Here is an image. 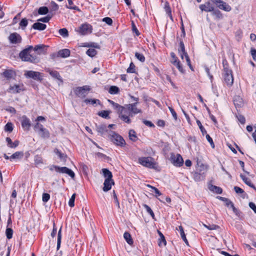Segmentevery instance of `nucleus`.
Masks as SVG:
<instances>
[{
	"instance_id": "33",
	"label": "nucleus",
	"mask_w": 256,
	"mask_h": 256,
	"mask_svg": "<svg viewBox=\"0 0 256 256\" xmlns=\"http://www.w3.org/2000/svg\"><path fill=\"white\" fill-rule=\"evenodd\" d=\"M14 72L12 70H6L3 72L4 76L7 79H10L14 75Z\"/></svg>"
},
{
	"instance_id": "1",
	"label": "nucleus",
	"mask_w": 256,
	"mask_h": 256,
	"mask_svg": "<svg viewBox=\"0 0 256 256\" xmlns=\"http://www.w3.org/2000/svg\"><path fill=\"white\" fill-rule=\"evenodd\" d=\"M33 50V46H28L19 54V56L22 60L34 64H37L40 62V58L36 55L31 54L30 52Z\"/></svg>"
},
{
	"instance_id": "54",
	"label": "nucleus",
	"mask_w": 256,
	"mask_h": 256,
	"mask_svg": "<svg viewBox=\"0 0 256 256\" xmlns=\"http://www.w3.org/2000/svg\"><path fill=\"white\" fill-rule=\"evenodd\" d=\"M158 232L160 236V242H159V246H160V244L162 243L164 246L166 245V242L165 240L164 236L160 232L158 231Z\"/></svg>"
},
{
	"instance_id": "31",
	"label": "nucleus",
	"mask_w": 256,
	"mask_h": 256,
	"mask_svg": "<svg viewBox=\"0 0 256 256\" xmlns=\"http://www.w3.org/2000/svg\"><path fill=\"white\" fill-rule=\"evenodd\" d=\"M103 175L106 179H112V173L107 168L102 169Z\"/></svg>"
},
{
	"instance_id": "51",
	"label": "nucleus",
	"mask_w": 256,
	"mask_h": 256,
	"mask_svg": "<svg viewBox=\"0 0 256 256\" xmlns=\"http://www.w3.org/2000/svg\"><path fill=\"white\" fill-rule=\"evenodd\" d=\"M6 234L7 238L10 239L12 237L13 230L11 228H8L6 230Z\"/></svg>"
},
{
	"instance_id": "2",
	"label": "nucleus",
	"mask_w": 256,
	"mask_h": 256,
	"mask_svg": "<svg viewBox=\"0 0 256 256\" xmlns=\"http://www.w3.org/2000/svg\"><path fill=\"white\" fill-rule=\"evenodd\" d=\"M222 64L224 68L223 77L224 81L228 86H232L234 83V77L232 70L229 68L228 64L226 59H223Z\"/></svg>"
},
{
	"instance_id": "50",
	"label": "nucleus",
	"mask_w": 256,
	"mask_h": 256,
	"mask_svg": "<svg viewBox=\"0 0 256 256\" xmlns=\"http://www.w3.org/2000/svg\"><path fill=\"white\" fill-rule=\"evenodd\" d=\"M212 12V14L218 18L220 19L222 18V14L219 10H214H214Z\"/></svg>"
},
{
	"instance_id": "37",
	"label": "nucleus",
	"mask_w": 256,
	"mask_h": 256,
	"mask_svg": "<svg viewBox=\"0 0 256 256\" xmlns=\"http://www.w3.org/2000/svg\"><path fill=\"white\" fill-rule=\"evenodd\" d=\"M110 113V111L108 110H102L100 112L98 113L99 116L105 118H110L109 114Z\"/></svg>"
},
{
	"instance_id": "35",
	"label": "nucleus",
	"mask_w": 256,
	"mask_h": 256,
	"mask_svg": "<svg viewBox=\"0 0 256 256\" xmlns=\"http://www.w3.org/2000/svg\"><path fill=\"white\" fill-rule=\"evenodd\" d=\"M120 90L119 88L116 86H111L108 90V92L111 94H117L119 92Z\"/></svg>"
},
{
	"instance_id": "63",
	"label": "nucleus",
	"mask_w": 256,
	"mask_h": 256,
	"mask_svg": "<svg viewBox=\"0 0 256 256\" xmlns=\"http://www.w3.org/2000/svg\"><path fill=\"white\" fill-rule=\"evenodd\" d=\"M204 226L205 228L210 230H216L219 228V226L216 224H211L208 226L204 224Z\"/></svg>"
},
{
	"instance_id": "23",
	"label": "nucleus",
	"mask_w": 256,
	"mask_h": 256,
	"mask_svg": "<svg viewBox=\"0 0 256 256\" xmlns=\"http://www.w3.org/2000/svg\"><path fill=\"white\" fill-rule=\"evenodd\" d=\"M6 142L8 143V146L10 148H16L19 144V141L15 140L12 142L10 138L8 137L6 138Z\"/></svg>"
},
{
	"instance_id": "59",
	"label": "nucleus",
	"mask_w": 256,
	"mask_h": 256,
	"mask_svg": "<svg viewBox=\"0 0 256 256\" xmlns=\"http://www.w3.org/2000/svg\"><path fill=\"white\" fill-rule=\"evenodd\" d=\"M51 11L56 12L58 9V6L54 2H51L50 3Z\"/></svg>"
},
{
	"instance_id": "58",
	"label": "nucleus",
	"mask_w": 256,
	"mask_h": 256,
	"mask_svg": "<svg viewBox=\"0 0 256 256\" xmlns=\"http://www.w3.org/2000/svg\"><path fill=\"white\" fill-rule=\"evenodd\" d=\"M196 124H197L198 125V126H199V128L202 133V134L203 135L205 134H206V130L204 129V126H202L199 120H196Z\"/></svg>"
},
{
	"instance_id": "21",
	"label": "nucleus",
	"mask_w": 256,
	"mask_h": 256,
	"mask_svg": "<svg viewBox=\"0 0 256 256\" xmlns=\"http://www.w3.org/2000/svg\"><path fill=\"white\" fill-rule=\"evenodd\" d=\"M24 152H16L10 156V160H20L24 156Z\"/></svg>"
},
{
	"instance_id": "52",
	"label": "nucleus",
	"mask_w": 256,
	"mask_h": 256,
	"mask_svg": "<svg viewBox=\"0 0 256 256\" xmlns=\"http://www.w3.org/2000/svg\"><path fill=\"white\" fill-rule=\"evenodd\" d=\"M135 65L132 62H131L129 67L128 68L126 72L128 73H135Z\"/></svg>"
},
{
	"instance_id": "48",
	"label": "nucleus",
	"mask_w": 256,
	"mask_h": 256,
	"mask_svg": "<svg viewBox=\"0 0 256 256\" xmlns=\"http://www.w3.org/2000/svg\"><path fill=\"white\" fill-rule=\"evenodd\" d=\"M28 20L26 18H22L20 22V26L22 30H24L26 27L28 26Z\"/></svg>"
},
{
	"instance_id": "46",
	"label": "nucleus",
	"mask_w": 256,
	"mask_h": 256,
	"mask_svg": "<svg viewBox=\"0 0 256 256\" xmlns=\"http://www.w3.org/2000/svg\"><path fill=\"white\" fill-rule=\"evenodd\" d=\"M44 128V126L42 124H40L38 122H37L34 127V131L37 133L40 131L42 130Z\"/></svg>"
},
{
	"instance_id": "62",
	"label": "nucleus",
	"mask_w": 256,
	"mask_h": 256,
	"mask_svg": "<svg viewBox=\"0 0 256 256\" xmlns=\"http://www.w3.org/2000/svg\"><path fill=\"white\" fill-rule=\"evenodd\" d=\"M172 64L176 66V68H178L180 72H184L182 66L180 64V62L179 60L176 61V62H174Z\"/></svg>"
},
{
	"instance_id": "4",
	"label": "nucleus",
	"mask_w": 256,
	"mask_h": 256,
	"mask_svg": "<svg viewBox=\"0 0 256 256\" xmlns=\"http://www.w3.org/2000/svg\"><path fill=\"white\" fill-rule=\"evenodd\" d=\"M138 162L142 166L150 168L156 169V164L154 161V159L150 156L140 158Z\"/></svg>"
},
{
	"instance_id": "11",
	"label": "nucleus",
	"mask_w": 256,
	"mask_h": 256,
	"mask_svg": "<svg viewBox=\"0 0 256 256\" xmlns=\"http://www.w3.org/2000/svg\"><path fill=\"white\" fill-rule=\"evenodd\" d=\"M9 40L12 44H20L22 42L21 36L16 32L11 34L8 37Z\"/></svg>"
},
{
	"instance_id": "10",
	"label": "nucleus",
	"mask_w": 256,
	"mask_h": 256,
	"mask_svg": "<svg viewBox=\"0 0 256 256\" xmlns=\"http://www.w3.org/2000/svg\"><path fill=\"white\" fill-rule=\"evenodd\" d=\"M24 90V84L22 83H19L18 84H14V86H10L8 90V92L12 94H17L20 93Z\"/></svg>"
},
{
	"instance_id": "19",
	"label": "nucleus",
	"mask_w": 256,
	"mask_h": 256,
	"mask_svg": "<svg viewBox=\"0 0 256 256\" xmlns=\"http://www.w3.org/2000/svg\"><path fill=\"white\" fill-rule=\"evenodd\" d=\"M178 53L182 59H184V56L188 54L185 51L184 45L183 42L180 41V48L178 49Z\"/></svg>"
},
{
	"instance_id": "26",
	"label": "nucleus",
	"mask_w": 256,
	"mask_h": 256,
	"mask_svg": "<svg viewBox=\"0 0 256 256\" xmlns=\"http://www.w3.org/2000/svg\"><path fill=\"white\" fill-rule=\"evenodd\" d=\"M234 104L236 107H241L243 105V100L239 96H235L234 98Z\"/></svg>"
},
{
	"instance_id": "56",
	"label": "nucleus",
	"mask_w": 256,
	"mask_h": 256,
	"mask_svg": "<svg viewBox=\"0 0 256 256\" xmlns=\"http://www.w3.org/2000/svg\"><path fill=\"white\" fill-rule=\"evenodd\" d=\"M66 167L64 166V167H60V166H56L55 167V170L57 172L62 173V174H66Z\"/></svg>"
},
{
	"instance_id": "64",
	"label": "nucleus",
	"mask_w": 256,
	"mask_h": 256,
	"mask_svg": "<svg viewBox=\"0 0 256 256\" xmlns=\"http://www.w3.org/2000/svg\"><path fill=\"white\" fill-rule=\"evenodd\" d=\"M50 195L48 194L44 193L42 194V200L44 202H48V200H50Z\"/></svg>"
},
{
	"instance_id": "27",
	"label": "nucleus",
	"mask_w": 256,
	"mask_h": 256,
	"mask_svg": "<svg viewBox=\"0 0 256 256\" xmlns=\"http://www.w3.org/2000/svg\"><path fill=\"white\" fill-rule=\"evenodd\" d=\"M208 188L210 191L217 194H220L222 192V189L220 187L212 184L209 185Z\"/></svg>"
},
{
	"instance_id": "3",
	"label": "nucleus",
	"mask_w": 256,
	"mask_h": 256,
	"mask_svg": "<svg viewBox=\"0 0 256 256\" xmlns=\"http://www.w3.org/2000/svg\"><path fill=\"white\" fill-rule=\"evenodd\" d=\"M108 138L114 144L120 147H124L126 144L123 138L115 132L110 130L108 132Z\"/></svg>"
},
{
	"instance_id": "7",
	"label": "nucleus",
	"mask_w": 256,
	"mask_h": 256,
	"mask_svg": "<svg viewBox=\"0 0 256 256\" xmlns=\"http://www.w3.org/2000/svg\"><path fill=\"white\" fill-rule=\"evenodd\" d=\"M170 160L176 166H180L184 163L183 158L180 154H175L174 153H172Z\"/></svg>"
},
{
	"instance_id": "43",
	"label": "nucleus",
	"mask_w": 256,
	"mask_h": 256,
	"mask_svg": "<svg viewBox=\"0 0 256 256\" xmlns=\"http://www.w3.org/2000/svg\"><path fill=\"white\" fill-rule=\"evenodd\" d=\"M143 206L146 210L148 213L151 216L152 218L154 219V214L153 211L151 209V208L148 205H147L146 204H144L143 205Z\"/></svg>"
},
{
	"instance_id": "60",
	"label": "nucleus",
	"mask_w": 256,
	"mask_h": 256,
	"mask_svg": "<svg viewBox=\"0 0 256 256\" xmlns=\"http://www.w3.org/2000/svg\"><path fill=\"white\" fill-rule=\"evenodd\" d=\"M51 18H52V16H50V15H48L47 16H46L44 18H39L38 20V22H48Z\"/></svg>"
},
{
	"instance_id": "12",
	"label": "nucleus",
	"mask_w": 256,
	"mask_h": 256,
	"mask_svg": "<svg viewBox=\"0 0 256 256\" xmlns=\"http://www.w3.org/2000/svg\"><path fill=\"white\" fill-rule=\"evenodd\" d=\"M138 102L128 104V108L130 110V116L132 117L134 115L138 113H141V110L136 108Z\"/></svg>"
},
{
	"instance_id": "47",
	"label": "nucleus",
	"mask_w": 256,
	"mask_h": 256,
	"mask_svg": "<svg viewBox=\"0 0 256 256\" xmlns=\"http://www.w3.org/2000/svg\"><path fill=\"white\" fill-rule=\"evenodd\" d=\"M13 130V124L12 122H8L4 126V130L11 132Z\"/></svg>"
},
{
	"instance_id": "29",
	"label": "nucleus",
	"mask_w": 256,
	"mask_h": 256,
	"mask_svg": "<svg viewBox=\"0 0 256 256\" xmlns=\"http://www.w3.org/2000/svg\"><path fill=\"white\" fill-rule=\"evenodd\" d=\"M46 46L43 44H38L34 46V48H33V50L35 52H38V53L40 54L42 53H44V48Z\"/></svg>"
},
{
	"instance_id": "14",
	"label": "nucleus",
	"mask_w": 256,
	"mask_h": 256,
	"mask_svg": "<svg viewBox=\"0 0 256 256\" xmlns=\"http://www.w3.org/2000/svg\"><path fill=\"white\" fill-rule=\"evenodd\" d=\"M91 26L89 24H82L80 27V30L79 32L82 34H86L88 33L91 32Z\"/></svg>"
},
{
	"instance_id": "41",
	"label": "nucleus",
	"mask_w": 256,
	"mask_h": 256,
	"mask_svg": "<svg viewBox=\"0 0 256 256\" xmlns=\"http://www.w3.org/2000/svg\"><path fill=\"white\" fill-rule=\"evenodd\" d=\"M68 0V5H66V7L68 8L71 9V10H80L78 8V6H73L74 3H73L72 0Z\"/></svg>"
},
{
	"instance_id": "40",
	"label": "nucleus",
	"mask_w": 256,
	"mask_h": 256,
	"mask_svg": "<svg viewBox=\"0 0 256 256\" xmlns=\"http://www.w3.org/2000/svg\"><path fill=\"white\" fill-rule=\"evenodd\" d=\"M48 12V9L46 6L40 7L38 10V14H46Z\"/></svg>"
},
{
	"instance_id": "45",
	"label": "nucleus",
	"mask_w": 256,
	"mask_h": 256,
	"mask_svg": "<svg viewBox=\"0 0 256 256\" xmlns=\"http://www.w3.org/2000/svg\"><path fill=\"white\" fill-rule=\"evenodd\" d=\"M86 54L90 57L94 56L96 54L97 52L94 48H89L86 52Z\"/></svg>"
},
{
	"instance_id": "49",
	"label": "nucleus",
	"mask_w": 256,
	"mask_h": 256,
	"mask_svg": "<svg viewBox=\"0 0 256 256\" xmlns=\"http://www.w3.org/2000/svg\"><path fill=\"white\" fill-rule=\"evenodd\" d=\"M116 110L117 112L120 114V112L124 110V106L120 105L117 103H115L112 106Z\"/></svg>"
},
{
	"instance_id": "30",
	"label": "nucleus",
	"mask_w": 256,
	"mask_h": 256,
	"mask_svg": "<svg viewBox=\"0 0 256 256\" xmlns=\"http://www.w3.org/2000/svg\"><path fill=\"white\" fill-rule=\"evenodd\" d=\"M84 102L86 104H90L92 105H94V104H100V102L98 99H88L86 98L84 100Z\"/></svg>"
},
{
	"instance_id": "42",
	"label": "nucleus",
	"mask_w": 256,
	"mask_h": 256,
	"mask_svg": "<svg viewBox=\"0 0 256 256\" xmlns=\"http://www.w3.org/2000/svg\"><path fill=\"white\" fill-rule=\"evenodd\" d=\"M59 34L64 38H66L68 36V32L66 28H63L59 30Z\"/></svg>"
},
{
	"instance_id": "6",
	"label": "nucleus",
	"mask_w": 256,
	"mask_h": 256,
	"mask_svg": "<svg viewBox=\"0 0 256 256\" xmlns=\"http://www.w3.org/2000/svg\"><path fill=\"white\" fill-rule=\"evenodd\" d=\"M90 88L88 86L78 87L74 90L75 94L79 98H84L88 95Z\"/></svg>"
},
{
	"instance_id": "25",
	"label": "nucleus",
	"mask_w": 256,
	"mask_h": 256,
	"mask_svg": "<svg viewBox=\"0 0 256 256\" xmlns=\"http://www.w3.org/2000/svg\"><path fill=\"white\" fill-rule=\"evenodd\" d=\"M240 178H242V180L244 181V182L248 186H249L253 188L254 189L256 190V187L254 186L251 182H250V180L246 178V176H244V175L242 174H240Z\"/></svg>"
},
{
	"instance_id": "18",
	"label": "nucleus",
	"mask_w": 256,
	"mask_h": 256,
	"mask_svg": "<svg viewBox=\"0 0 256 256\" xmlns=\"http://www.w3.org/2000/svg\"><path fill=\"white\" fill-rule=\"evenodd\" d=\"M96 130L100 135L103 136L106 132H108L107 126L104 124L96 125Z\"/></svg>"
},
{
	"instance_id": "57",
	"label": "nucleus",
	"mask_w": 256,
	"mask_h": 256,
	"mask_svg": "<svg viewBox=\"0 0 256 256\" xmlns=\"http://www.w3.org/2000/svg\"><path fill=\"white\" fill-rule=\"evenodd\" d=\"M76 198V194H74L71 196L68 202V205L70 207H74V200Z\"/></svg>"
},
{
	"instance_id": "28",
	"label": "nucleus",
	"mask_w": 256,
	"mask_h": 256,
	"mask_svg": "<svg viewBox=\"0 0 256 256\" xmlns=\"http://www.w3.org/2000/svg\"><path fill=\"white\" fill-rule=\"evenodd\" d=\"M34 164L36 166H38L40 164H44V160L42 157L38 155H36L34 157Z\"/></svg>"
},
{
	"instance_id": "13",
	"label": "nucleus",
	"mask_w": 256,
	"mask_h": 256,
	"mask_svg": "<svg viewBox=\"0 0 256 256\" xmlns=\"http://www.w3.org/2000/svg\"><path fill=\"white\" fill-rule=\"evenodd\" d=\"M46 71L48 72L49 74L54 78L58 80L62 83L63 82L62 78L58 72L52 70L49 68L46 69Z\"/></svg>"
},
{
	"instance_id": "5",
	"label": "nucleus",
	"mask_w": 256,
	"mask_h": 256,
	"mask_svg": "<svg viewBox=\"0 0 256 256\" xmlns=\"http://www.w3.org/2000/svg\"><path fill=\"white\" fill-rule=\"evenodd\" d=\"M130 110L128 108V104L124 106V110L120 112L119 118L124 122L127 124H130L131 120L130 118Z\"/></svg>"
},
{
	"instance_id": "22",
	"label": "nucleus",
	"mask_w": 256,
	"mask_h": 256,
	"mask_svg": "<svg viewBox=\"0 0 256 256\" xmlns=\"http://www.w3.org/2000/svg\"><path fill=\"white\" fill-rule=\"evenodd\" d=\"M46 26L45 24L40 23V22H36L33 24L32 26V28L38 30H43L46 28Z\"/></svg>"
},
{
	"instance_id": "55",
	"label": "nucleus",
	"mask_w": 256,
	"mask_h": 256,
	"mask_svg": "<svg viewBox=\"0 0 256 256\" xmlns=\"http://www.w3.org/2000/svg\"><path fill=\"white\" fill-rule=\"evenodd\" d=\"M136 58L141 62H144L145 61V57L144 56L140 53L136 52L135 53Z\"/></svg>"
},
{
	"instance_id": "17",
	"label": "nucleus",
	"mask_w": 256,
	"mask_h": 256,
	"mask_svg": "<svg viewBox=\"0 0 256 256\" xmlns=\"http://www.w3.org/2000/svg\"><path fill=\"white\" fill-rule=\"evenodd\" d=\"M114 184V182L112 179H105L103 190L104 192H108L111 189L112 186Z\"/></svg>"
},
{
	"instance_id": "15",
	"label": "nucleus",
	"mask_w": 256,
	"mask_h": 256,
	"mask_svg": "<svg viewBox=\"0 0 256 256\" xmlns=\"http://www.w3.org/2000/svg\"><path fill=\"white\" fill-rule=\"evenodd\" d=\"M200 8L202 11H204L206 12H211L214 10V7L209 2H206L204 4H200L199 6Z\"/></svg>"
},
{
	"instance_id": "8",
	"label": "nucleus",
	"mask_w": 256,
	"mask_h": 256,
	"mask_svg": "<svg viewBox=\"0 0 256 256\" xmlns=\"http://www.w3.org/2000/svg\"><path fill=\"white\" fill-rule=\"evenodd\" d=\"M211 1L220 10L226 12H230L232 10L230 6L222 0H211Z\"/></svg>"
},
{
	"instance_id": "20",
	"label": "nucleus",
	"mask_w": 256,
	"mask_h": 256,
	"mask_svg": "<svg viewBox=\"0 0 256 256\" xmlns=\"http://www.w3.org/2000/svg\"><path fill=\"white\" fill-rule=\"evenodd\" d=\"M70 50L68 49L65 48L59 50L58 53V56L62 58H66L70 56Z\"/></svg>"
},
{
	"instance_id": "24",
	"label": "nucleus",
	"mask_w": 256,
	"mask_h": 256,
	"mask_svg": "<svg viewBox=\"0 0 256 256\" xmlns=\"http://www.w3.org/2000/svg\"><path fill=\"white\" fill-rule=\"evenodd\" d=\"M38 134L42 138H48L50 136L48 130L44 128Z\"/></svg>"
},
{
	"instance_id": "36",
	"label": "nucleus",
	"mask_w": 256,
	"mask_h": 256,
	"mask_svg": "<svg viewBox=\"0 0 256 256\" xmlns=\"http://www.w3.org/2000/svg\"><path fill=\"white\" fill-rule=\"evenodd\" d=\"M128 134H129L128 136H129L130 139L131 140H132L133 142H136V140L137 136H136V134L134 130H130L129 131Z\"/></svg>"
},
{
	"instance_id": "61",
	"label": "nucleus",
	"mask_w": 256,
	"mask_h": 256,
	"mask_svg": "<svg viewBox=\"0 0 256 256\" xmlns=\"http://www.w3.org/2000/svg\"><path fill=\"white\" fill-rule=\"evenodd\" d=\"M236 117L238 120L242 124H244L246 122V119L245 118L242 114H238L236 116Z\"/></svg>"
},
{
	"instance_id": "39",
	"label": "nucleus",
	"mask_w": 256,
	"mask_h": 256,
	"mask_svg": "<svg viewBox=\"0 0 256 256\" xmlns=\"http://www.w3.org/2000/svg\"><path fill=\"white\" fill-rule=\"evenodd\" d=\"M55 153L58 156L59 158L62 160H65L66 158V156L64 154L62 153L58 149L54 150Z\"/></svg>"
},
{
	"instance_id": "9",
	"label": "nucleus",
	"mask_w": 256,
	"mask_h": 256,
	"mask_svg": "<svg viewBox=\"0 0 256 256\" xmlns=\"http://www.w3.org/2000/svg\"><path fill=\"white\" fill-rule=\"evenodd\" d=\"M24 75L26 78H32L38 81H41L42 80L40 73L38 72L28 70L26 72Z\"/></svg>"
},
{
	"instance_id": "32",
	"label": "nucleus",
	"mask_w": 256,
	"mask_h": 256,
	"mask_svg": "<svg viewBox=\"0 0 256 256\" xmlns=\"http://www.w3.org/2000/svg\"><path fill=\"white\" fill-rule=\"evenodd\" d=\"M124 238L129 244L132 245L133 244V240L130 233L125 232L124 234Z\"/></svg>"
},
{
	"instance_id": "38",
	"label": "nucleus",
	"mask_w": 256,
	"mask_h": 256,
	"mask_svg": "<svg viewBox=\"0 0 256 256\" xmlns=\"http://www.w3.org/2000/svg\"><path fill=\"white\" fill-rule=\"evenodd\" d=\"M193 178L196 182H200L203 179L202 176L198 172H195L194 173Z\"/></svg>"
},
{
	"instance_id": "44",
	"label": "nucleus",
	"mask_w": 256,
	"mask_h": 256,
	"mask_svg": "<svg viewBox=\"0 0 256 256\" xmlns=\"http://www.w3.org/2000/svg\"><path fill=\"white\" fill-rule=\"evenodd\" d=\"M61 232H62V228L59 230L58 234V241H57V246L56 248L57 250H59L60 246V243H61V238H62V234H61Z\"/></svg>"
},
{
	"instance_id": "16",
	"label": "nucleus",
	"mask_w": 256,
	"mask_h": 256,
	"mask_svg": "<svg viewBox=\"0 0 256 256\" xmlns=\"http://www.w3.org/2000/svg\"><path fill=\"white\" fill-rule=\"evenodd\" d=\"M22 127L26 130H28L31 126V123L30 120L26 116H23L22 118Z\"/></svg>"
},
{
	"instance_id": "34",
	"label": "nucleus",
	"mask_w": 256,
	"mask_h": 256,
	"mask_svg": "<svg viewBox=\"0 0 256 256\" xmlns=\"http://www.w3.org/2000/svg\"><path fill=\"white\" fill-rule=\"evenodd\" d=\"M178 229L180 232V234L182 238V240L185 242V243L187 245H188V240L186 238V236L184 234L183 228L182 227V226H178Z\"/></svg>"
},
{
	"instance_id": "53",
	"label": "nucleus",
	"mask_w": 256,
	"mask_h": 256,
	"mask_svg": "<svg viewBox=\"0 0 256 256\" xmlns=\"http://www.w3.org/2000/svg\"><path fill=\"white\" fill-rule=\"evenodd\" d=\"M164 10H165V11L166 12V14L170 16V17L171 18H172L170 8L169 4L168 2H166L165 3Z\"/></svg>"
}]
</instances>
